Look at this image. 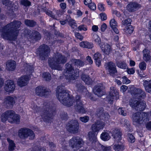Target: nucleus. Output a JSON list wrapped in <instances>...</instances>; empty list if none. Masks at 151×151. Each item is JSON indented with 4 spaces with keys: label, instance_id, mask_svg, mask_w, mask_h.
Here are the masks:
<instances>
[{
    "label": "nucleus",
    "instance_id": "nucleus-8",
    "mask_svg": "<svg viewBox=\"0 0 151 151\" xmlns=\"http://www.w3.org/2000/svg\"><path fill=\"white\" fill-rule=\"evenodd\" d=\"M89 141L93 146L95 145L96 149L98 150H102L103 151H110L111 148V146H104L97 141V137L95 134L92 132L89 133Z\"/></svg>",
    "mask_w": 151,
    "mask_h": 151
},
{
    "label": "nucleus",
    "instance_id": "nucleus-57",
    "mask_svg": "<svg viewBox=\"0 0 151 151\" xmlns=\"http://www.w3.org/2000/svg\"><path fill=\"white\" fill-rule=\"evenodd\" d=\"M109 115L108 113L106 112L104 113H103L101 114V116L100 117L102 118V119H108L109 118Z\"/></svg>",
    "mask_w": 151,
    "mask_h": 151
},
{
    "label": "nucleus",
    "instance_id": "nucleus-6",
    "mask_svg": "<svg viewBox=\"0 0 151 151\" xmlns=\"http://www.w3.org/2000/svg\"><path fill=\"white\" fill-rule=\"evenodd\" d=\"M65 68L64 70V75L66 78L70 80H74L76 79L79 75L78 69L75 70L73 67L69 63H66Z\"/></svg>",
    "mask_w": 151,
    "mask_h": 151
},
{
    "label": "nucleus",
    "instance_id": "nucleus-36",
    "mask_svg": "<svg viewBox=\"0 0 151 151\" xmlns=\"http://www.w3.org/2000/svg\"><path fill=\"white\" fill-rule=\"evenodd\" d=\"M143 59L146 61H148L151 59L150 53L147 49H145L143 51Z\"/></svg>",
    "mask_w": 151,
    "mask_h": 151
},
{
    "label": "nucleus",
    "instance_id": "nucleus-1",
    "mask_svg": "<svg viewBox=\"0 0 151 151\" xmlns=\"http://www.w3.org/2000/svg\"><path fill=\"white\" fill-rule=\"evenodd\" d=\"M22 24L19 21L14 20L7 24L0 30L1 37L4 39L14 40L17 38Z\"/></svg>",
    "mask_w": 151,
    "mask_h": 151
},
{
    "label": "nucleus",
    "instance_id": "nucleus-60",
    "mask_svg": "<svg viewBox=\"0 0 151 151\" xmlns=\"http://www.w3.org/2000/svg\"><path fill=\"white\" fill-rule=\"evenodd\" d=\"M146 129L148 130H151V121H149L145 124Z\"/></svg>",
    "mask_w": 151,
    "mask_h": 151
},
{
    "label": "nucleus",
    "instance_id": "nucleus-39",
    "mask_svg": "<svg viewBox=\"0 0 151 151\" xmlns=\"http://www.w3.org/2000/svg\"><path fill=\"white\" fill-rule=\"evenodd\" d=\"M25 24L27 26L33 27L36 25V22L33 20L26 19L24 20Z\"/></svg>",
    "mask_w": 151,
    "mask_h": 151
},
{
    "label": "nucleus",
    "instance_id": "nucleus-50",
    "mask_svg": "<svg viewBox=\"0 0 151 151\" xmlns=\"http://www.w3.org/2000/svg\"><path fill=\"white\" fill-rule=\"evenodd\" d=\"M118 111L119 114L123 116H125L126 115V113L124 111V109L123 108H119Z\"/></svg>",
    "mask_w": 151,
    "mask_h": 151
},
{
    "label": "nucleus",
    "instance_id": "nucleus-59",
    "mask_svg": "<svg viewBox=\"0 0 151 151\" xmlns=\"http://www.w3.org/2000/svg\"><path fill=\"white\" fill-rule=\"evenodd\" d=\"M122 79L123 80H122V82L124 83L128 84L130 82V80L128 79L127 77L125 76L122 78Z\"/></svg>",
    "mask_w": 151,
    "mask_h": 151
},
{
    "label": "nucleus",
    "instance_id": "nucleus-54",
    "mask_svg": "<svg viewBox=\"0 0 151 151\" xmlns=\"http://www.w3.org/2000/svg\"><path fill=\"white\" fill-rule=\"evenodd\" d=\"M75 35L76 37L80 40H82L83 38V36L79 32H75Z\"/></svg>",
    "mask_w": 151,
    "mask_h": 151
},
{
    "label": "nucleus",
    "instance_id": "nucleus-33",
    "mask_svg": "<svg viewBox=\"0 0 151 151\" xmlns=\"http://www.w3.org/2000/svg\"><path fill=\"white\" fill-rule=\"evenodd\" d=\"M143 85L146 91L148 93H151V80L144 81Z\"/></svg>",
    "mask_w": 151,
    "mask_h": 151
},
{
    "label": "nucleus",
    "instance_id": "nucleus-44",
    "mask_svg": "<svg viewBox=\"0 0 151 151\" xmlns=\"http://www.w3.org/2000/svg\"><path fill=\"white\" fill-rule=\"evenodd\" d=\"M117 66L122 68L125 69L127 68L126 63L124 61H120L116 63Z\"/></svg>",
    "mask_w": 151,
    "mask_h": 151
},
{
    "label": "nucleus",
    "instance_id": "nucleus-61",
    "mask_svg": "<svg viewBox=\"0 0 151 151\" xmlns=\"http://www.w3.org/2000/svg\"><path fill=\"white\" fill-rule=\"evenodd\" d=\"M102 20H105L107 19V16L104 13H102L100 14Z\"/></svg>",
    "mask_w": 151,
    "mask_h": 151
},
{
    "label": "nucleus",
    "instance_id": "nucleus-19",
    "mask_svg": "<svg viewBox=\"0 0 151 151\" xmlns=\"http://www.w3.org/2000/svg\"><path fill=\"white\" fill-rule=\"evenodd\" d=\"M37 95L40 96H47L50 94V92L46 90L45 88L41 86L37 87L35 89Z\"/></svg>",
    "mask_w": 151,
    "mask_h": 151
},
{
    "label": "nucleus",
    "instance_id": "nucleus-29",
    "mask_svg": "<svg viewBox=\"0 0 151 151\" xmlns=\"http://www.w3.org/2000/svg\"><path fill=\"white\" fill-rule=\"evenodd\" d=\"M101 55L99 52H96L93 55V58L95 61L96 65L99 67L101 65Z\"/></svg>",
    "mask_w": 151,
    "mask_h": 151
},
{
    "label": "nucleus",
    "instance_id": "nucleus-2",
    "mask_svg": "<svg viewBox=\"0 0 151 151\" xmlns=\"http://www.w3.org/2000/svg\"><path fill=\"white\" fill-rule=\"evenodd\" d=\"M57 97L60 102L67 106L73 105L74 99L72 96H70L68 91L65 87L60 85L58 86L56 90Z\"/></svg>",
    "mask_w": 151,
    "mask_h": 151
},
{
    "label": "nucleus",
    "instance_id": "nucleus-63",
    "mask_svg": "<svg viewBox=\"0 0 151 151\" xmlns=\"http://www.w3.org/2000/svg\"><path fill=\"white\" fill-rule=\"evenodd\" d=\"M3 4L6 6H9L11 4L9 0H2Z\"/></svg>",
    "mask_w": 151,
    "mask_h": 151
},
{
    "label": "nucleus",
    "instance_id": "nucleus-11",
    "mask_svg": "<svg viewBox=\"0 0 151 151\" xmlns=\"http://www.w3.org/2000/svg\"><path fill=\"white\" fill-rule=\"evenodd\" d=\"M18 134L20 138L23 139H25L29 136V139L32 140L34 139L35 137L33 131L27 128H23L20 129L18 131Z\"/></svg>",
    "mask_w": 151,
    "mask_h": 151
},
{
    "label": "nucleus",
    "instance_id": "nucleus-34",
    "mask_svg": "<svg viewBox=\"0 0 151 151\" xmlns=\"http://www.w3.org/2000/svg\"><path fill=\"white\" fill-rule=\"evenodd\" d=\"M125 146L123 144H115L113 146V148L115 151H123L125 149Z\"/></svg>",
    "mask_w": 151,
    "mask_h": 151
},
{
    "label": "nucleus",
    "instance_id": "nucleus-49",
    "mask_svg": "<svg viewBox=\"0 0 151 151\" xmlns=\"http://www.w3.org/2000/svg\"><path fill=\"white\" fill-rule=\"evenodd\" d=\"M79 119L81 121L84 123L87 122L89 120V117L87 116H84L81 117L79 118Z\"/></svg>",
    "mask_w": 151,
    "mask_h": 151
},
{
    "label": "nucleus",
    "instance_id": "nucleus-46",
    "mask_svg": "<svg viewBox=\"0 0 151 151\" xmlns=\"http://www.w3.org/2000/svg\"><path fill=\"white\" fill-rule=\"evenodd\" d=\"M43 76L46 81H48L51 78V75L49 73H44L43 74Z\"/></svg>",
    "mask_w": 151,
    "mask_h": 151
},
{
    "label": "nucleus",
    "instance_id": "nucleus-56",
    "mask_svg": "<svg viewBox=\"0 0 151 151\" xmlns=\"http://www.w3.org/2000/svg\"><path fill=\"white\" fill-rule=\"evenodd\" d=\"M89 8L93 10H94L96 9V4L93 3H91L88 5Z\"/></svg>",
    "mask_w": 151,
    "mask_h": 151
},
{
    "label": "nucleus",
    "instance_id": "nucleus-23",
    "mask_svg": "<svg viewBox=\"0 0 151 151\" xmlns=\"http://www.w3.org/2000/svg\"><path fill=\"white\" fill-rule=\"evenodd\" d=\"M106 68L110 75H112L117 72L115 64L112 62H109L106 63Z\"/></svg>",
    "mask_w": 151,
    "mask_h": 151
},
{
    "label": "nucleus",
    "instance_id": "nucleus-12",
    "mask_svg": "<svg viewBox=\"0 0 151 151\" xmlns=\"http://www.w3.org/2000/svg\"><path fill=\"white\" fill-rule=\"evenodd\" d=\"M50 48L45 45H40L38 49L37 52L39 54L40 58L42 60H45L50 52Z\"/></svg>",
    "mask_w": 151,
    "mask_h": 151
},
{
    "label": "nucleus",
    "instance_id": "nucleus-55",
    "mask_svg": "<svg viewBox=\"0 0 151 151\" xmlns=\"http://www.w3.org/2000/svg\"><path fill=\"white\" fill-rule=\"evenodd\" d=\"M103 109L102 108H98L97 110L96 114L99 117H100L101 116V114H103Z\"/></svg>",
    "mask_w": 151,
    "mask_h": 151
},
{
    "label": "nucleus",
    "instance_id": "nucleus-45",
    "mask_svg": "<svg viewBox=\"0 0 151 151\" xmlns=\"http://www.w3.org/2000/svg\"><path fill=\"white\" fill-rule=\"evenodd\" d=\"M68 22L69 25L73 29H75L77 26V24L75 20L72 19H70V20Z\"/></svg>",
    "mask_w": 151,
    "mask_h": 151
},
{
    "label": "nucleus",
    "instance_id": "nucleus-64",
    "mask_svg": "<svg viewBox=\"0 0 151 151\" xmlns=\"http://www.w3.org/2000/svg\"><path fill=\"white\" fill-rule=\"evenodd\" d=\"M86 59L89 64H91L93 63V61L91 57L90 56H87L86 57Z\"/></svg>",
    "mask_w": 151,
    "mask_h": 151
},
{
    "label": "nucleus",
    "instance_id": "nucleus-28",
    "mask_svg": "<svg viewBox=\"0 0 151 151\" xmlns=\"http://www.w3.org/2000/svg\"><path fill=\"white\" fill-rule=\"evenodd\" d=\"M100 47L102 51L106 55L109 54L111 51V46L108 44H103L101 45H100Z\"/></svg>",
    "mask_w": 151,
    "mask_h": 151
},
{
    "label": "nucleus",
    "instance_id": "nucleus-43",
    "mask_svg": "<svg viewBox=\"0 0 151 151\" xmlns=\"http://www.w3.org/2000/svg\"><path fill=\"white\" fill-rule=\"evenodd\" d=\"M7 140L9 143L8 149L14 150L15 147V145L14 141L9 138H7Z\"/></svg>",
    "mask_w": 151,
    "mask_h": 151
},
{
    "label": "nucleus",
    "instance_id": "nucleus-24",
    "mask_svg": "<svg viewBox=\"0 0 151 151\" xmlns=\"http://www.w3.org/2000/svg\"><path fill=\"white\" fill-rule=\"evenodd\" d=\"M15 87L14 82L12 80H8L6 82L4 89L7 92H11L14 91Z\"/></svg>",
    "mask_w": 151,
    "mask_h": 151
},
{
    "label": "nucleus",
    "instance_id": "nucleus-48",
    "mask_svg": "<svg viewBox=\"0 0 151 151\" xmlns=\"http://www.w3.org/2000/svg\"><path fill=\"white\" fill-rule=\"evenodd\" d=\"M21 4L25 6H28L31 5V3L27 0H22L20 1Z\"/></svg>",
    "mask_w": 151,
    "mask_h": 151
},
{
    "label": "nucleus",
    "instance_id": "nucleus-35",
    "mask_svg": "<svg viewBox=\"0 0 151 151\" xmlns=\"http://www.w3.org/2000/svg\"><path fill=\"white\" fill-rule=\"evenodd\" d=\"M80 45L81 47L88 49H91L93 47V45L92 43L87 41L81 42L80 43Z\"/></svg>",
    "mask_w": 151,
    "mask_h": 151
},
{
    "label": "nucleus",
    "instance_id": "nucleus-31",
    "mask_svg": "<svg viewBox=\"0 0 151 151\" xmlns=\"http://www.w3.org/2000/svg\"><path fill=\"white\" fill-rule=\"evenodd\" d=\"M30 37L32 39L35 40H38L41 39V36L40 33L37 31L34 30L30 35Z\"/></svg>",
    "mask_w": 151,
    "mask_h": 151
},
{
    "label": "nucleus",
    "instance_id": "nucleus-20",
    "mask_svg": "<svg viewBox=\"0 0 151 151\" xmlns=\"http://www.w3.org/2000/svg\"><path fill=\"white\" fill-rule=\"evenodd\" d=\"M30 77L29 76H23L18 78L17 84L18 86L22 87L26 86L28 83Z\"/></svg>",
    "mask_w": 151,
    "mask_h": 151
},
{
    "label": "nucleus",
    "instance_id": "nucleus-40",
    "mask_svg": "<svg viewBox=\"0 0 151 151\" xmlns=\"http://www.w3.org/2000/svg\"><path fill=\"white\" fill-rule=\"evenodd\" d=\"M140 42L138 40H135L132 41V45L133 47V49L135 51L138 49L140 44Z\"/></svg>",
    "mask_w": 151,
    "mask_h": 151
},
{
    "label": "nucleus",
    "instance_id": "nucleus-13",
    "mask_svg": "<svg viewBox=\"0 0 151 151\" xmlns=\"http://www.w3.org/2000/svg\"><path fill=\"white\" fill-rule=\"evenodd\" d=\"M75 102L76 104L74 106L75 110L80 113H85L86 111L84 107L83 104L81 100V97L79 96H77L76 97Z\"/></svg>",
    "mask_w": 151,
    "mask_h": 151
},
{
    "label": "nucleus",
    "instance_id": "nucleus-10",
    "mask_svg": "<svg viewBox=\"0 0 151 151\" xmlns=\"http://www.w3.org/2000/svg\"><path fill=\"white\" fill-rule=\"evenodd\" d=\"M69 146L74 150H77L81 148L84 144L83 139L79 137H73L69 140Z\"/></svg>",
    "mask_w": 151,
    "mask_h": 151
},
{
    "label": "nucleus",
    "instance_id": "nucleus-25",
    "mask_svg": "<svg viewBox=\"0 0 151 151\" xmlns=\"http://www.w3.org/2000/svg\"><path fill=\"white\" fill-rule=\"evenodd\" d=\"M140 5L137 3L130 2L127 5V8L129 12H133L140 8Z\"/></svg>",
    "mask_w": 151,
    "mask_h": 151
},
{
    "label": "nucleus",
    "instance_id": "nucleus-3",
    "mask_svg": "<svg viewBox=\"0 0 151 151\" xmlns=\"http://www.w3.org/2000/svg\"><path fill=\"white\" fill-rule=\"evenodd\" d=\"M67 58L61 54L56 52L52 57L49 58L48 60L49 66L52 69L59 70H61V65L64 64L67 61Z\"/></svg>",
    "mask_w": 151,
    "mask_h": 151
},
{
    "label": "nucleus",
    "instance_id": "nucleus-16",
    "mask_svg": "<svg viewBox=\"0 0 151 151\" xmlns=\"http://www.w3.org/2000/svg\"><path fill=\"white\" fill-rule=\"evenodd\" d=\"M118 91L115 87H111L110 88L109 95L107 97V99L110 104H113L114 99H118Z\"/></svg>",
    "mask_w": 151,
    "mask_h": 151
},
{
    "label": "nucleus",
    "instance_id": "nucleus-53",
    "mask_svg": "<svg viewBox=\"0 0 151 151\" xmlns=\"http://www.w3.org/2000/svg\"><path fill=\"white\" fill-rule=\"evenodd\" d=\"M78 29L80 31L82 30L86 31L87 30V27L86 25L82 24L78 27Z\"/></svg>",
    "mask_w": 151,
    "mask_h": 151
},
{
    "label": "nucleus",
    "instance_id": "nucleus-32",
    "mask_svg": "<svg viewBox=\"0 0 151 151\" xmlns=\"http://www.w3.org/2000/svg\"><path fill=\"white\" fill-rule=\"evenodd\" d=\"M110 25L115 32L116 34L119 33V31L116 28L117 26V23L114 19H112L110 20Z\"/></svg>",
    "mask_w": 151,
    "mask_h": 151
},
{
    "label": "nucleus",
    "instance_id": "nucleus-7",
    "mask_svg": "<svg viewBox=\"0 0 151 151\" xmlns=\"http://www.w3.org/2000/svg\"><path fill=\"white\" fill-rule=\"evenodd\" d=\"M148 114L145 112L141 113L137 112L132 114V119L133 122L137 124L141 125L149 120Z\"/></svg>",
    "mask_w": 151,
    "mask_h": 151
},
{
    "label": "nucleus",
    "instance_id": "nucleus-26",
    "mask_svg": "<svg viewBox=\"0 0 151 151\" xmlns=\"http://www.w3.org/2000/svg\"><path fill=\"white\" fill-rule=\"evenodd\" d=\"M16 66V62L13 60H9L6 63V69L9 71H12L15 70Z\"/></svg>",
    "mask_w": 151,
    "mask_h": 151
},
{
    "label": "nucleus",
    "instance_id": "nucleus-51",
    "mask_svg": "<svg viewBox=\"0 0 151 151\" xmlns=\"http://www.w3.org/2000/svg\"><path fill=\"white\" fill-rule=\"evenodd\" d=\"M139 67L141 70H144L146 68V64L145 62H142L139 64Z\"/></svg>",
    "mask_w": 151,
    "mask_h": 151
},
{
    "label": "nucleus",
    "instance_id": "nucleus-4",
    "mask_svg": "<svg viewBox=\"0 0 151 151\" xmlns=\"http://www.w3.org/2000/svg\"><path fill=\"white\" fill-rule=\"evenodd\" d=\"M52 103H45L42 107H37L34 109L35 112L41 111V116L43 120L48 122L52 119Z\"/></svg>",
    "mask_w": 151,
    "mask_h": 151
},
{
    "label": "nucleus",
    "instance_id": "nucleus-38",
    "mask_svg": "<svg viewBox=\"0 0 151 151\" xmlns=\"http://www.w3.org/2000/svg\"><path fill=\"white\" fill-rule=\"evenodd\" d=\"M92 38L94 40L95 42L98 45H101L103 44V43H101V39L96 34L92 33Z\"/></svg>",
    "mask_w": 151,
    "mask_h": 151
},
{
    "label": "nucleus",
    "instance_id": "nucleus-14",
    "mask_svg": "<svg viewBox=\"0 0 151 151\" xmlns=\"http://www.w3.org/2000/svg\"><path fill=\"white\" fill-rule=\"evenodd\" d=\"M104 126V123L101 121H97L94 124H93L91 127L92 132H90L88 133L89 139H90L89 135V133L90 132H92L94 134L96 135V137L97 134H96L95 132H98L100 129H102Z\"/></svg>",
    "mask_w": 151,
    "mask_h": 151
},
{
    "label": "nucleus",
    "instance_id": "nucleus-5",
    "mask_svg": "<svg viewBox=\"0 0 151 151\" xmlns=\"http://www.w3.org/2000/svg\"><path fill=\"white\" fill-rule=\"evenodd\" d=\"M20 116L16 114L14 111L12 110H7L3 113L1 116V121L5 122L6 121L11 123L19 124L20 122Z\"/></svg>",
    "mask_w": 151,
    "mask_h": 151
},
{
    "label": "nucleus",
    "instance_id": "nucleus-21",
    "mask_svg": "<svg viewBox=\"0 0 151 151\" xmlns=\"http://www.w3.org/2000/svg\"><path fill=\"white\" fill-rule=\"evenodd\" d=\"M104 87L103 85L101 83L96 85L93 89V91L95 95L99 97H101L104 94Z\"/></svg>",
    "mask_w": 151,
    "mask_h": 151
},
{
    "label": "nucleus",
    "instance_id": "nucleus-52",
    "mask_svg": "<svg viewBox=\"0 0 151 151\" xmlns=\"http://www.w3.org/2000/svg\"><path fill=\"white\" fill-rule=\"evenodd\" d=\"M128 136L129 137V142L131 143H133L135 141V138L132 134H129Z\"/></svg>",
    "mask_w": 151,
    "mask_h": 151
},
{
    "label": "nucleus",
    "instance_id": "nucleus-18",
    "mask_svg": "<svg viewBox=\"0 0 151 151\" xmlns=\"http://www.w3.org/2000/svg\"><path fill=\"white\" fill-rule=\"evenodd\" d=\"M43 10L48 16L57 20H58V18L60 17L63 13V11L61 10H55V14L45 8L43 9Z\"/></svg>",
    "mask_w": 151,
    "mask_h": 151
},
{
    "label": "nucleus",
    "instance_id": "nucleus-30",
    "mask_svg": "<svg viewBox=\"0 0 151 151\" xmlns=\"http://www.w3.org/2000/svg\"><path fill=\"white\" fill-rule=\"evenodd\" d=\"M81 78L87 85L91 84L93 82L92 79L87 75L83 74L81 76Z\"/></svg>",
    "mask_w": 151,
    "mask_h": 151
},
{
    "label": "nucleus",
    "instance_id": "nucleus-15",
    "mask_svg": "<svg viewBox=\"0 0 151 151\" xmlns=\"http://www.w3.org/2000/svg\"><path fill=\"white\" fill-rule=\"evenodd\" d=\"M67 129L70 132L76 133L78 131L79 124L77 120H73L70 122V123L67 126Z\"/></svg>",
    "mask_w": 151,
    "mask_h": 151
},
{
    "label": "nucleus",
    "instance_id": "nucleus-41",
    "mask_svg": "<svg viewBox=\"0 0 151 151\" xmlns=\"http://www.w3.org/2000/svg\"><path fill=\"white\" fill-rule=\"evenodd\" d=\"M101 138L103 140L106 141L110 139V136L108 132H105L101 134Z\"/></svg>",
    "mask_w": 151,
    "mask_h": 151
},
{
    "label": "nucleus",
    "instance_id": "nucleus-9",
    "mask_svg": "<svg viewBox=\"0 0 151 151\" xmlns=\"http://www.w3.org/2000/svg\"><path fill=\"white\" fill-rule=\"evenodd\" d=\"M129 104L132 108L137 111H139L144 110L147 106L145 101L141 100L131 99L130 101Z\"/></svg>",
    "mask_w": 151,
    "mask_h": 151
},
{
    "label": "nucleus",
    "instance_id": "nucleus-47",
    "mask_svg": "<svg viewBox=\"0 0 151 151\" xmlns=\"http://www.w3.org/2000/svg\"><path fill=\"white\" fill-rule=\"evenodd\" d=\"M132 22V20L130 18H128L125 20H122V25L124 26L130 25Z\"/></svg>",
    "mask_w": 151,
    "mask_h": 151
},
{
    "label": "nucleus",
    "instance_id": "nucleus-42",
    "mask_svg": "<svg viewBox=\"0 0 151 151\" xmlns=\"http://www.w3.org/2000/svg\"><path fill=\"white\" fill-rule=\"evenodd\" d=\"M134 30L133 27L131 25H129L126 26L124 29V32L127 34H130L132 33Z\"/></svg>",
    "mask_w": 151,
    "mask_h": 151
},
{
    "label": "nucleus",
    "instance_id": "nucleus-22",
    "mask_svg": "<svg viewBox=\"0 0 151 151\" xmlns=\"http://www.w3.org/2000/svg\"><path fill=\"white\" fill-rule=\"evenodd\" d=\"M16 100V97L8 96L5 99L4 103L7 107L11 109L15 103Z\"/></svg>",
    "mask_w": 151,
    "mask_h": 151
},
{
    "label": "nucleus",
    "instance_id": "nucleus-17",
    "mask_svg": "<svg viewBox=\"0 0 151 151\" xmlns=\"http://www.w3.org/2000/svg\"><path fill=\"white\" fill-rule=\"evenodd\" d=\"M132 93L134 97L137 98L138 100L145 99L146 97V94L143 90L138 88H134L132 91Z\"/></svg>",
    "mask_w": 151,
    "mask_h": 151
},
{
    "label": "nucleus",
    "instance_id": "nucleus-37",
    "mask_svg": "<svg viewBox=\"0 0 151 151\" xmlns=\"http://www.w3.org/2000/svg\"><path fill=\"white\" fill-rule=\"evenodd\" d=\"M72 64L77 66L82 67L84 65V63L83 62L79 59H72L71 60Z\"/></svg>",
    "mask_w": 151,
    "mask_h": 151
},
{
    "label": "nucleus",
    "instance_id": "nucleus-58",
    "mask_svg": "<svg viewBox=\"0 0 151 151\" xmlns=\"http://www.w3.org/2000/svg\"><path fill=\"white\" fill-rule=\"evenodd\" d=\"M127 72L129 74H133L135 72L134 68H127Z\"/></svg>",
    "mask_w": 151,
    "mask_h": 151
},
{
    "label": "nucleus",
    "instance_id": "nucleus-27",
    "mask_svg": "<svg viewBox=\"0 0 151 151\" xmlns=\"http://www.w3.org/2000/svg\"><path fill=\"white\" fill-rule=\"evenodd\" d=\"M122 133L118 129H115L112 132V136L113 137L114 141L119 142L122 139Z\"/></svg>",
    "mask_w": 151,
    "mask_h": 151
},
{
    "label": "nucleus",
    "instance_id": "nucleus-62",
    "mask_svg": "<svg viewBox=\"0 0 151 151\" xmlns=\"http://www.w3.org/2000/svg\"><path fill=\"white\" fill-rule=\"evenodd\" d=\"M99 9L101 11H104L105 10V8L103 4L100 3L98 5Z\"/></svg>",
    "mask_w": 151,
    "mask_h": 151
}]
</instances>
